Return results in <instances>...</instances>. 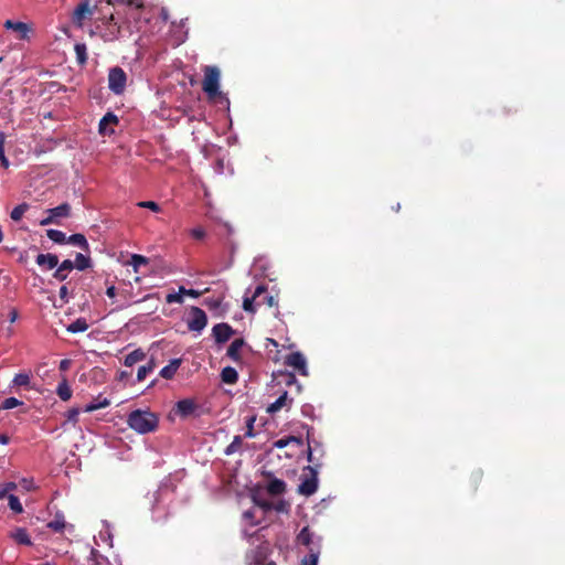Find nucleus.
<instances>
[{
  "mask_svg": "<svg viewBox=\"0 0 565 565\" xmlns=\"http://www.w3.org/2000/svg\"><path fill=\"white\" fill-rule=\"evenodd\" d=\"M137 206L141 207V209H149L150 211L152 212H160L161 211V207L158 203H156L154 201H140L137 203Z\"/></svg>",
  "mask_w": 565,
  "mask_h": 565,
  "instance_id": "obj_42",
  "label": "nucleus"
},
{
  "mask_svg": "<svg viewBox=\"0 0 565 565\" xmlns=\"http://www.w3.org/2000/svg\"><path fill=\"white\" fill-rule=\"evenodd\" d=\"M94 12V9L90 8L88 0H84L77 4L73 12L72 20L74 24L78 26H83V22L85 19L89 18Z\"/></svg>",
  "mask_w": 565,
  "mask_h": 565,
  "instance_id": "obj_7",
  "label": "nucleus"
},
{
  "mask_svg": "<svg viewBox=\"0 0 565 565\" xmlns=\"http://www.w3.org/2000/svg\"><path fill=\"white\" fill-rule=\"evenodd\" d=\"M8 492H7V489L4 487V484H0V499H4V498H8Z\"/></svg>",
  "mask_w": 565,
  "mask_h": 565,
  "instance_id": "obj_57",
  "label": "nucleus"
},
{
  "mask_svg": "<svg viewBox=\"0 0 565 565\" xmlns=\"http://www.w3.org/2000/svg\"><path fill=\"white\" fill-rule=\"evenodd\" d=\"M310 554L308 557H306L303 559V564L305 565H317L318 563V555H319V550L316 548V547H310Z\"/></svg>",
  "mask_w": 565,
  "mask_h": 565,
  "instance_id": "obj_43",
  "label": "nucleus"
},
{
  "mask_svg": "<svg viewBox=\"0 0 565 565\" xmlns=\"http://www.w3.org/2000/svg\"><path fill=\"white\" fill-rule=\"evenodd\" d=\"M10 537L18 544L30 546L32 545L28 531L23 527H17L10 532Z\"/></svg>",
  "mask_w": 565,
  "mask_h": 565,
  "instance_id": "obj_18",
  "label": "nucleus"
},
{
  "mask_svg": "<svg viewBox=\"0 0 565 565\" xmlns=\"http://www.w3.org/2000/svg\"><path fill=\"white\" fill-rule=\"evenodd\" d=\"M127 424L139 434H148L157 429L159 419L149 411L136 409L128 415Z\"/></svg>",
  "mask_w": 565,
  "mask_h": 565,
  "instance_id": "obj_3",
  "label": "nucleus"
},
{
  "mask_svg": "<svg viewBox=\"0 0 565 565\" xmlns=\"http://www.w3.org/2000/svg\"><path fill=\"white\" fill-rule=\"evenodd\" d=\"M475 479H476V480L480 479V476L477 473V475L475 476Z\"/></svg>",
  "mask_w": 565,
  "mask_h": 565,
  "instance_id": "obj_64",
  "label": "nucleus"
},
{
  "mask_svg": "<svg viewBox=\"0 0 565 565\" xmlns=\"http://www.w3.org/2000/svg\"><path fill=\"white\" fill-rule=\"evenodd\" d=\"M243 445V439L241 436H235L232 443L225 448V455L231 456L237 452Z\"/></svg>",
  "mask_w": 565,
  "mask_h": 565,
  "instance_id": "obj_34",
  "label": "nucleus"
},
{
  "mask_svg": "<svg viewBox=\"0 0 565 565\" xmlns=\"http://www.w3.org/2000/svg\"><path fill=\"white\" fill-rule=\"evenodd\" d=\"M154 366L156 364L152 360L148 364L141 365L137 372V380L139 382L143 381L146 376L153 371Z\"/></svg>",
  "mask_w": 565,
  "mask_h": 565,
  "instance_id": "obj_35",
  "label": "nucleus"
},
{
  "mask_svg": "<svg viewBox=\"0 0 565 565\" xmlns=\"http://www.w3.org/2000/svg\"><path fill=\"white\" fill-rule=\"evenodd\" d=\"M107 2L111 6H116V4H127V6H136V7L141 6L139 3H136V0H107Z\"/></svg>",
  "mask_w": 565,
  "mask_h": 565,
  "instance_id": "obj_47",
  "label": "nucleus"
},
{
  "mask_svg": "<svg viewBox=\"0 0 565 565\" xmlns=\"http://www.w3.org/2000/svg\"><path fill=\"white\" fill-rule=\"evenodd\" d=\"M291 443L297 444L298 446H301L302 445V439L300 437H296L295 436V440H290V444Z\"/></svg>",
  "mask_w": 565,
  "mask_h": 565,
  "instance_id": "obj_59",
  "label": "nucleus"
},
{
  "mask_svg": "<svg viewBox=\"0 0 565 565\" xmlns=\"http://www.w3.org/2000/svg\"><path fill=\"white\" fill-rule=\"evenodd\" d=\"M76 60L79 65L87 63V46L85 43H76L74 46Z\"/></svg>",
  "mask_w": 565,
  "mask_h": 565,
  "instance_id": "obj_29",
  "label": "nucleus"
},
{
  "mask_svg": "<svg viewBox=\"0 0 565 565\" xmlns=\"http://www.w3.org/2000/svg\"><path fill=\"white\" fill-rule=\"evenodd\" d=\"M10 441V438L8 435L6 434H0V444L2 445H8Z\"/></svg>",
  "mask_w": 565,
  "mask_h": 565,
  "instance_id": "obj_56",
  "label": "nucleus"
},
{
  "mask_svg": "<svg viewBox=\"0 0 565 565\" xmlns=\"http://www.w3.org/2000/svg\"><path fill=\"white\" fill-rule=\"evenodd\" d=\"M47 527L53 530L54 532H62L65 527V521L63 516L56 515L54 520L47 523Z\"/></svg>",
  "mask_w": 565,
  "mask_h": 565,
  "instance_id": "obj_39",
  "label": "nucleus"
},
{
  "mask_svg": "<svg viewBox=\"0 0 565 565\" xmlns=\"http://www.w3.org/2000/svg\"><path fill=\"white\" fill-rule=\"evenodd\" d=\"M146 358L145 352L141 349L134 350L125 358V365L132 366L136 363L142 361Z\"/></svg>",
  "mask_w": 565,
  "mask_h": 565,
  "instance_id": "obj_26",
  "label": "nucleus"
},
{
  "mask_svg": "<svg viewBox=\"0 0 565 565\" xmlns=\"http://www.w3.org/2000/svg\"><path fill=\"white\" fill-rule=\"evenodd\" d=\"M320 445L316 443V447L312 448L311 443H308V461L312 462L315 466H307L303 468V472L301 475V482L298 486V492L306 497L312 495L318 489V470L317 468L320 463L315 458V450Z\"/></svg>",
  "mask_w": 565,
  "mask_h": 565,
  "instance_id": "obj_2",
  "label": "nucleus"
},
{
  "mask_svg": "<svg viewBox=\"0 0 565 565\" xmlns=\"http://www.w3.org/2000/svg\"><path fill=\"white\" fill-rule=\"evenodd\" d=\"M297 542L307 546L309 550L313 546V534L308 526H305L297 536Z\"/></svg>",
  "mask_w": 565,
  "mask_h": 565,
  "instance_id": "obj_23",
  "label": "nucleus"
},
{
  "mask_svg": "<svg viewBox=\"0 0 565 565\" xmlns=\"http://www.w3.org/2000/svg\"><path fill=\"white\" fill-rule=\"evenodd\" d=\"M79 408L77 407H72L70 408L65 416H66V422L67 423H72L74 426L77 424L78 422V415H79Z\"/></svg>",
  "mask_w": 565,
  "mask_h": 565,
  "instance_id": "obj_41",
  "label": "nucleus"
},
{
  "mask_svg": "<svg viewBox=\"0 0 565 565\" xmlns=\"http://www.w3.org/2000/svg\"><path fill=\"white\" fill-rule=\"evenodd\" d=\"M259 507L264 508L265 510H269L271 508V504L267 501H260L257 502Z\"/></svg>",
  "mask_w": 565,
  "mask_h": 565,
  "instance_id": "obj_58",
  "label": "nucleus"
},
{
  "mask_svg": "<svg viewBox=\"0 0 565 565\" xmlns=\"http://www.w3.org/2000/svg\"><path fill=\"white\" fill-rule=\"evenodd\" d=\"M47 214H51L54 220L68 217L71 214V205L68 203H62L56 207L49 209Z\"/></svg>",
  "mask_w": 565,
  "mask_h": 565,
  "instance_id": "obj_21",
  "label": "nucleus"
},
{
  "mask_svg": "<svg viewBox=\"0 0 565 565\" xmlns=\"http://www.w3.org/2000/svg\"><path fill=\"white\" fill-rule=\"evenodd\" d=\"M287 401H288V393L284 392L274 403H271L268 406L267 412L270 414H274V413L280 411L284 406L287 405Z\"/></svg>",
  "mask_w": 565,
  "mask_h": 565,
  "instance_id": "obj_28",
  "label": "nucleus"
},
{
  "mask_svg": "<svg viewBox=\"0 0 565 565\" xmlns=\"http://www.w3.org/2000/svg\"><path fill=\"white\" fill-rule=\"evenodd\" d=\"M234 333V329L225 322L217 323L212 329V334L216 343H225Z\"/></svg>",
  "mask_w": 565,
  "mask_h": 565,
  "instance_id": "obj_8",
  "label": "nucleus"
},
{
  "mask_svg": "<svg viewBox=\"0 0 565 565\" xmlns=\"http://www.w3.org/2000/svg\"><path fill=\"white\" fill-rule=\"evenodd\" d=\"M290 440H295V436H288L285 438H280L274 443V447L278 449H282L290 444Z\"/></svg>",
  "mask_w": 565,
  "mask_h": 565,
  "instance_id": "obj_46",
  "label": "nucleus"
},
{
  "mask_svg": "<svg viewBox=\"0 0 565 565\" xmlns=\"http://www.w3.org/2000/svg\"><path fill=\"white\" fill-rule=\"evenodd\" d=\"M285 364L298 371L301 375H308L307 362L302 353L292 352L285 359Z\"/></svg>",
  "mask_w": 565,
  "mask_h": 565,
  "instance_id": "obj_6",
  "label": "nucleus"
},
{
  "mask_svg": "<svg viewBox=\"0 0 565 565\" xmlns=\"http://www.w3.org/2000/svg\"><path fill=\"white\" fill-rule=\"evenodd\" d=\"M118 117L111 113L108 111L99 121L98 125V131L103 136H110L114 134V126L118 124Z\"/></svg>",
  "mask_w": 565,
  "mask_h": 565,
  "instance_id": "obj_9",
  "label": "nucleus"
},
{
  "mask_svg": "<svg viewBox=\"0 0 565 565\" xmlns=\"http://www.w3.org/2000/svg\"><path fill=\"white\" fill-rule=\"evenodd\" d=\"M266 490L270 495H280L286 491V483L281 479L271 478L266 486Z\"/></svg>",
  "mask_w": 565,
  "mask_h": 565,
  "instance_id": "obj_17",
  "label": "nucleus"
},
{
  "mask_svg": "<svg viewBox=\"0 0 565 565\" xmlns=\"http://www.w3.org/2000/svg\"><path fill=\"white\" fill-rule=\"evenodd\" d=\"M191 235L193 238L195 239H203L205 237V231L203 227H195L193 230H191Z\"/></svg>",
  "mask_w": 565,
  "mask_h": 565,
  "instance_id": "obj_48",
  "label": "nucleus"
},
{
  "mask_svg": "<svg viewBox=\"0 0 565 565\" xmlns=\"http://www.w3.org/2000/svg\"><path fill=\"white\" fill-rule=\"evenodd\" d=\"M4 143H6V135L4 132H0V163L4 169H8L10 162L4 154Z\"/></svg>",
  "mask_w": 565,
  "mask_h": 565,
  "instance_id": "obj_37",
  "label": "nucleus"
},
{
  "mask_svg": "<svg viewBox=\"0 0 565 565\" xmlns=\"http://www.w3.org/2000/svg\"><path fill=\"white\" fill-rule=\"evenodd\" d=\"M175 408H177V413L181 417H189L192 414H194V412L198 408V405L195 404V402L193 399L184 398L177 403Z\"/></svg>",
  "mask_w": 565,
  "mask_h": 565,
  "instance_id": "obj_11",
  "label": "nucleus"
},
{
  "mask_svg": "<svg viewBox=\"0 0 565 565\" xmlns=\"http://www.w3.org/2000/svg\"><path fill=\"white\" fill-rule=\"evenodd\" d=\"M3 25L8 30H13L15 32H19V34H20L19 38L21 40L26 39L29 32L31 31V28L26 23L20 22V21L7 20Z\"/></svg>",
  "mask_w": 565,
  "mask_h": 565,
  "instance_id": "obj_13",
  "label": "nucleus"
},
{
  "mask_svg": "<svg viewBox=\"0 0 565 565\" xmlns=\"http://www.w3.org/2000/svg\"><path fill=\"white\" fill-rule=\"evenodd\" d=\"M127 376H129V374L127 372L122 371L120 373V379H124V377H127Z\"/></svg>",
  "mask_w": 565,
  "mask_h": 565,
  "instance_id": "obj_62",
  "label": "nucleus"
},
{
  "mask_svg": "<svg viewBox=\"0 0 565 565\" xmlns=\"http://www.w3.org/2000/svg\"><path fill=\"white\" fill-rule=\"evenodd\" d=\"M256 418L255 416H250L247 418L246 420V433H245V437L247 438H253L255 436L254 434V423H255Z\"/></svg>",
  "mask_w": 565,
  "mask_h": 565,
  "instance_id": "obj_45",
  "label": "nucleus"
},
{
  "mask_svg": "<svg viewBox=\"0 0 565 565\" xmlns=\"http://www.w3.org/2000/svg\"><path fill=\"white\" fill-rule=\"evenodd\" d=\"M128 265H131L134 267V270L137 273L139 270V267L141 265H148L149 259L142 255L139 254H132L130 257V260L127 262Z\"/></svg>",
  "mask_w": 565,
  "mask_h": 565,
  "instance_id": "obj_32",
  "label": "nucleus"
},
{
  "mask_svg": "<svg viewBox=\"0 0 565 565\" xmlns=\"http://www.w3.org/2000/svg\"><path fill=\"white\" fill-rule=\"evenodd\" d=\"M106 295L109 297V298H114L116 296V288L115 286H109L107 289H106Z\"/></svg>",
  "mask_w": 565,
  "mask_h": 565,
  "instance_id": "obj_54",
  "label": "nucleus"
},
{
  "mask_svg": "<svg viewBox=\"0 0 565 565\" xmlns=\"http://www.w3.org/2000/svg\"><path fill=\"white\" fill-rule=\"evenodd\" d=\"M74 269V263L71 259L63 260L60 265H57L56 270L53 273V277L58 281H64L68 273Z\"/></svg>",
  "mask_w": 565,
  "mask_h": 565,
  "instance_id": "obj_14",
  "label": "nucleus"
},
{
  "mask_svg": "<svg viewBox=\"0 0 565 565\" xmlns=\"http://www.w3.org/2000/svg\"><path fill=\"white\" fill-rule=\"evenodd\" d=\"M244 516L247 518V519H250V518H253V513L250 511H246L244 513Z\"/></svg>",
  "mask_w": 565,
  "mask_h": 565,
  "instance_id": "obj_61",
  "label": "nucleus"
},
{
  "mask_svg": "<svg viewBox=\"0 0 565 565\" xmlns=\"http://www.w3.org/2000/svg\"><path fill=\"white\" fill-rule=\"evenodd\" d=\"M49 224H60L57 220H54L51 214H47V216L40 221L41 226H46Z\"/></svg>",
  "mask_w": 565,
  "mask_h": 565,
  "instance_id": "obj_50",
  "label": "nucleus"
},
{
  "mask_svg": "<svg viewBox=\"0 0 565 565\" xmlns=\"http://www.w3.org/2000/svg\"><path fill=\"white\" fill-rule=\"evenodd\" d=\"M46 236L56 244H65L66 243V235L62 231L47 230Z\"/></svg>",
  "mask_w": 565,
  "mask_h": 565,
  "instance_id": "obj_33",
  "label": "nucleus"
},
{
  "mask_svg": "<svg viewBox=\"0 0 565 565\" xmlns=\"http://www.w3.org/2000/svg\"><path fill=\"white\" fill-rule=\"evenodd\" d=\"M10 316H11V317H10V320L13 322V321L17 319L18 313H17V311H15V310H12V311L10 312Z\"/></svg>",
  "mask_w": 565,
  "mask_h": 565,
  "instance_id": "obj_60",
  "label": "nucleus"
},
{
  "mask_svg": "<svg viewBox=\"0 0 565 565\" xmlns=\"http://www.w3.org/2000/svg\"><path fill=\"white\" fill-rule=\"evenodd\" d=\"M8 501H9V507L10 509L14 512V513H22L23 512V507L19 500V498L14 494H9L8 495Z\"/></svg>",
  "mask_w": 565,
  "mask_h": 565,
  "instance_id": "obj_38",
  "label": "nucleus"
},
{
  "mask_svg": "<svg viewBox=\"0 0 565 565\" xmlns=\"http://www.w3.org/2000/svg\"><path fill=\"white\" fill-rule=\"evenodd\" d=\"M110 405V401L102 395H98L92 403L87 404L83 412L92 413L100 408H105Z\"/></svg>",
  "mask_w": 565,
  "mask_h": 565,
  "instance_id": "obj_22",
  "label": "nucleus"
},
{
  "mask_svg": "<svg viewBox=\"0 0 565 565\" xmlns=\"http://www.w3.org/2000/svg\"><path fill=\"white\" fill-rule=\"evenodd\" d=\"M245 345L244 339H235L228 347L226 355L233 360L234 362H239L242 360L241 349Z\"/></svg>",
  "mask_w": 565,
  "mask_h": 565,
  "instance_id": "obj_16",
  "label": "nucleus"
},
{
  "mask_svg": "<svg viewBox=\"0 0 565 565\" xmlns=\"http://www.w3.org/2000/svg\"><path fill=\"white\" fill-rule=\"evenodd\" d=\"M88 329V323L84 318H78L67 326L66 330L71 333L84 332Z\"/></svg>",
  "mask_w": 565,
  "mask_h": 565,
  "instance_id": "obj_27",
  "label": "nucleus"
},
{
  "mask_svg": "<svg viewBox=\"0 0 565 565\" xmlns=\"http://www.w3.org/2000/svg\"><path fill=\"white\" fill-rule=\"evenodd\" d=\"M203 73L202 89L206 94L209 102L228 105V98L220 90L221 72L218 67L207 65L204 67Z\"/></svg>",
  "mask_w": 565,
  "mask_h": 565,
  "instance_id": "obj_1",
  "label": "nucleus"
},
{
  "mask_svg": "<svg viewBox=\"0 0 565 565\" xmlns=\"http://www.w3.org/2000/svg\"><path fill=\"white\" fill-rule=\"evenodd\" d=\"M180 365H181V359L171 360L168 365H166L164 367L161 369L160 376L166 380H171L175 375Z\"/></svg>",
  "mask_w": 565,
  "mask_h": 565,
  "instance_id": "obj_19",
  "label": "nucleus"
},
{
  "mask_svg": "<svg viewBox=\"0 0 565 565\" xmlns=\"http://www.w3.org/2000/svg\"><path fill=\"white\" fill-rule=\"evenodd\" d=\"M60 299L63 300L64 303L68 302V289L67 286L63 285L58 291Z\"/></svg>",
  "mask_w": 565,
  "mask_h": 565,
  "instance_id": "obj_49",
  "label": "nucleus"
},
{
  "mask_svg": "<svg viewBox=\"0 0 565 565\" xmlns=\"http://www.w3.org/2000/svg\"><path fill=\"white\" fill-rule=\"evenodd\" d=\"M266 565H276V563L270 561V562L266 563Z\"/></svg>",
  "mask_w": 565,
  "mask_h": 565,
  "instance_id": "obj_63",
  "label": "nucleus"
},
{
  "mask_svg": "<svg viewBox=\"0 0 565 565\" xmlns=\"http://www.w3.org/2000/svg\"><path fill=\"white\" fill-rule=\"evenodd\" d=\"M66 243L78 246L85 252H89V245L86 237L83 234H73L70 237H66Z\"/></svg>",
  "mask_w": 565,
  "mask_h": 565,
  "instance_id": "obj_24",
  "label": "nucleus"
},
{
  "mask_svg": "<svg viewBox=\"0 0 565 565\" xmlns=\"http://www.w3.org/2000/svg\"><path fill=\"white\" fill-rule=\"evenodd\" d=\"M265 291H266V286L258 285L250 297L249 296L244 297L243 309L246 312L255 313L256 309H257L256 300L258 298H260L263 296V294H265Z\"/></svg>",
  "mask_w": 565,
  "mask_h": 565,
  "instance_id": "obj_10",
  "label": "nucleus"
},
{
  "mask_svg": "<svg viewBox=\"0 0 565 565\" xmlns=\"http://www.w3.org/2000/svg\"><path fill=\"white\" fill-rule=\"evenodd\" d=\"M126 83H127V75L121 67L115 66L109 70L108 87L114 94H116V95L122 94L126 88Z\"/></svg>",
  "mask_w": 565,
  "mask_h": 565,
  "instance_id": "obj_4",
  "label": "nucleus"
},
{
  "mask_svg": "<svg viewBox=\"0 0 565 565\" xmlns=\"http://www.w3.org/2000/svg\"><path fill=\"white\" fill-rule=\"evenodd\" d=\"M167 303H182L183 295L179 292L168 294L166 297Z\"/></svg>",
  "mask_w": 565,
  "mask_h": 565,
  "instance_id": "obj_44",
  "label": "nucleus"
},
{
  "mask_svg": "<svg viewBox=\"0 0 565 565\" xmlns=\"http://www.w3.org/2000/svg\"><path fill=\"white\" fill-rule=\"evenodd\" d=\"M36 264L46 269H53L58 265V257L55 254H39Z\"/></svg>",
  "mask_w": 565,
  "mask_h": 565,
  "instance_id": "obj_15",
  "label": "nucleus"
},
{
  "mask_svg": "<svg viewBox=\"0 0 565 565\" xmlns=\"http://www.w3.org/2000/svg\"><path fill=\"white\" fill-rule=\"evenodd\" d=\"M284 380H285L286 385H291V384L296 383V376L292 373L284 374Z\"/></svg>",
  "mask_w": 565,
  "mask_h": 565,
  "instance_id": "obj_52",
  "label": "nucleus"
},
{
  "mask_svg": "<svg viewBox=\"0 0 565 565\" xmlns=\"http://www.w3.org/2000/svg\"><path fill=\"white\" fill-rule=\"evenodd\" d=\"M180 294L188 295L191 297H199L200 292L194 289H185L184 287H180Z\"/></svg>",
  "mask_w": 565,
  "mask_h": 565,
  "instance_id": "obj_51",
  "label": "nucleus"
},
{
  "mask_svg": "<svg viewBox=\"0 0 565 565\" xmlns=\"http://www.w3.org/2000/svg\"><path fill=\"white\" fill-rule=\"evenodd\" d=\"M221 379L226 384H235L238 380V373L234 367L226 366L221 372Z\"/></svg>",
  "mask_w": 565,
  "mask_h": 565,
  "instance_id": "obj_25",
  "label": "nucleus"
},
{
  "mask_svg": "<svg viewBox=\"0 0 565 565\" xmlns=\"http://www.w3.org/2000/svg\"><path fill=\"white\" fill-rule=\"evenodd\" d=\"M71 366V360L64 359L60 362V370L61 371H67Z\"/></svg>",
  "mask_w": 565,
  "mask_h": 565,
  "instance_id": "obj_53",
  "label": "nucleus"
},
{
  "mask_svg": "<svg viewBox=\"0 0 565 565\" xmlns=\"http://www.w3.org/2000/svg\"><path fill=\"white\" fill-rule=\"evenodd\" d=\"M263 305H266L269 308L278 307V300L266 290L265 294L256 300L257 307H262Z\"/></svg>",
  "mask_w": 565,
  "mask_h": 565,
  "instance_id": "obj_30",
  "label": "nucleus"
},
{
  "mask_svg": "<svg viewBox=\"0 0 565 565\" xmlns=\"http://www.w3.org/2000/svg\"><path fill=\"white\" fill-rule=\"evenodd\" d=\"M4 487L7 489V492L9 493L10 491H13L17 489V483L14 482H7L4 483Z\"/></svg>",
  "mask_w": 565,
  "mask_h": 565,
  "instance_id": "obj_55",
  "label": "nucleus"
},
{
  "mask_svg": "<svg viewBox=\"0 0 565 565\" xmlns=\"http://www.w3.org/2000/svg\"><path fill=\"white\" fill-rule=\"evenodd\" d=\"M73 263H74V268H77L78 270H85V269L89 268L92 265L90 258L81 253L76 254L75 262H73Z\"/></svg>",
  "mask_w": 565,
  "mask_h": 565,
  "instance_id": "obj_31",
  "label": "nucleus"
},
{
  "mask_svg": "<svg viewBox=\"0 0 565 565\" xmlns=\"http://www.w3.org/2000/svg\"><path fill=\"white\" fill-rule=\"evenodd\" d=\"M29 205L26 203H22L17 205L10 213V217L18 222L22 218L23 214L26 212Z\"/></svg>",
  "mask_w": 565,
  "mask_h": 565,
  "instance_id": "obj_36",
  "label": "nucleus"
},
{
  "mask_svg": "<svg viewBox=\"0 0 565 565\" xmlns=\"http://www.w3.org/2000/svg\"><path fill=\"white\" fill-rule=\"evenodd\" d=\"M186 324L190 331L201 332L207 324L205 311L199 307H191Z\"/></svg>",
  "mask_w": 565,
  "mask_h": 565,
  "instance_id": "obj_5",
  "label": "nucleus"
},
{
  "mask_svg": "<svg viewBox=\"0 0 565 565\" xmlns=\"http://www.w3.org/2000/svg\"><path fill=\"white\" fill-rule=\"evenodd\" d=\"M72 388L68 384V381L65 376L62 377L61 382L58 383L56 387V394L57 396L63 401L67 402L72 397Z\"/></svg>",
  "mask_w": 565,
  "mask_h": 565,
  "instance_id": "obj_20",
  "label": "nucleus"
},
{
  "mask_svg": "<svg viewBox=\"0 0 565 565\" xmlns=\"http://www.w3.org/2000/svg\"><path fill=\"white\" fill-rule=\"evenodd\" d=\"M31 377H32V374L30 371L18 373V374H15V376L13 377V380L11 382V387H15V388L22 387L24 390H32L33 385L31 384Z\"/></svg>",
  "mask_w": 565,
  "mask_h": 565,
  "instance_id": "obj_12",
  "label": "nucleus"
},
{
  "mask_svg": "<svg viewBox=\"0 0 565 565\" xmlns=\"http://www.w3.org/2000/svg\"><path fill=\"white\" fill-rule=\"evenodd\" d=\"M20 405H23L22 401L15 398V397H8L1 403L0 409H12Z\"/></svg>",
  "mask_w": 565,
  "mask_h": 565,
  "instance_id": "obj_40",
  "label": "nucleus"
}]
</instances>
